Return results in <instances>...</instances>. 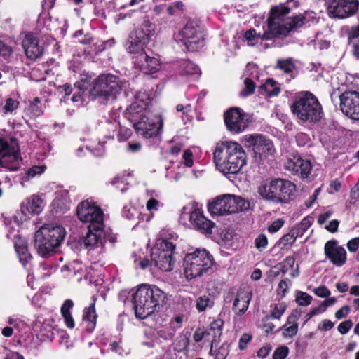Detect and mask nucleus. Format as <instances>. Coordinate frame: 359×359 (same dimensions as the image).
Wrapping results in <instances>:
<instances>
[{"label": "nucleus", "instance_id": "ea45409f", "mask_svg": "<svg viewBox=\"0 0 359 359\" xmlns=\"http://www.w3.org/2000/svg\"><path fill=\"white\" fill-rule=\"evenodd\" d=\"M277 67L281 69L284 73L289 74L294 69V65L290 59L278 60Z\"/></svg>", "mask_w": 359, "mask_h": 359}, {"label": "nucleus", "instance_id": "423d86ee", "mask_svg": "<svg viewBox=\"0 0 359 359\" xmlns=\"http://www.w3.org/2000/svg\"><path fill=\"white\" fill-rule=\"evenodd\" d=\"M66 234L59 225L49 224L41 226L34 234V248L41 257L50 256L57 248Z\"/></svg>", "mask_w": 359, "mask_h": 359}, {"label": "nucleus", "instance_id": "864d4df0", "mask_svg": "<svg viewBox=\"0 0 359 359\" xmlns=\"http://www.w3.org/2000/svg\"><path fill=\"white\" fill-rule=\"evenodd\" d=\"M273 85H274V81L272 79H269L267 80L266 83L264 85L262 86V88H266V90H267L268 93L270 95H277L280 92V90L278 88H274L272 90H270V88H273Z\"/></svg>", "mask_w": 359, "mask_h": 359}, {"label": "nucleus", "instance_id": "c9c22d12", "mask_svg": "<svg viewBox=\"0 0 359 359\" xmlns=\"http://www.w3.org/2000/svg\"><path fill=\"white\" fill-rule=\"evenodd\" d=\"M298 233H295V231H294L292 229H291V231L284 235L278 241V246L283 249L284 248H285L286 246L287 245H292V243H294V241H296L297 238H298Z\"/></svg>", "mask_w": 359, "mask_h": 359}, {"label": "nucleus", "instance_id": "774afa93", "mask_svg": "<svg viewBox=\"0 0 359 359\" xmlns=\"http://www.w3.org/2000/svg\"><path fill=\"white\" fill-rule=\"evenodd\" d=\"M347 248L350 252H355L359 248V237L354 238L348 241Z\"/></svg>", "mask_w": 359, "mask_h": 359}, {"label": "nucleus", "instance_id": "c85d7f7f", "mask_svg": "<svg viewBox=\"0 0 359 359\" xmlns=\"http://www.w3.org/2000/svg\"><path fill=\"white\" fill-rule=\"evenodd\" d=\"M44 108L45 107L41 103L40 99L35 97L25 108V113L30 118H35L43 114Z\"/></svg>", "mask_w": 359, "mask_h": 359}, {"label": "nucleus", "instance_id": "bb28decb", "mask_svg": "<svg viewBox=\"0 0 359 359\" xmlns=\"http://www.w3.org/2000/svg\"><path fill=\"white\" fill-rule=\"evenodd\" d=\"M224 323L221 319L214 320L210 326L208 331H207L208 337H212L210 353L213 352V346H216L219 341V337L222 334V327Z\"/></svg>", "mask_w": 359, "mask_h": 359}, {"label": "nucleus", "instance_id": "f257e3e1", "mask_svg": "<svg viewBox=\"0 0 359 359\" xmlns=\"http://www.w3.org/2000/svg\"><path fill=\"white\" fill-rule=\"evenodd\" d=\"M290 10V8L285 4L272 7L268 19L267 30L263 34H257L254 29H249L245 33V41L249 46H253L259 41L286 36L291 31L302 27L304 18L300 15L294 18L287 17Z\"/></svg>", "mask_w": 359, "mask_h": 359}, {"label": "nucleus", "instance_id": "4be33fe9", "mask_svg": "<svg viewBox=\"0 0 359 359\" xmlns=\"http://www.w3.org/2000/svg\"><path fill=\"white\" fill-rule=\"evenodd\" d=\"M325 254L330 262L338 266H342L346 261V250L338 245L336 241H329L325 245Z\"/></svg>", "mask_w": 359, "mask_h": 359}, {"label": "nucleus", "instance_id": "72a5a7b5", "mask_svg": "<svg viewBox=\"0 0 359 359\" xmlns=\"http://www.w3.org/2000/svg\"><path fill=\"white\" fill-rule=\"evenodd\" d=\"M214 302L209 295H203L196 299V307L199 312H203L208 308L213 306Z\"/></svg>", "mask_w": 359, "mask_h": 359}, {"label": "nucleus", "instance_id": "2eb2a0df", "mask_svg": "<svg viewBox=\"0 0 359 359\" xmlns=\"http://www.w3.org/2000/svg\"><path fill=\"white\" fill-rule=\"evenodd\" d=\"M180 219L182 222L189 219L195 229L204 233H211L214 226V223L205 218L199 210L189 205L182 209Z\"/></svg>", "mask_w": 359, "mask_h": 359}, {"label": "nucleus", "instance_id": "680f3d73", "mask_svg": "<svg viewBox=\"0 0 359 359\" xmlns=\"http://www.w3.org/2000/svg\"><path fill=\"white\" fill-rule=\"evenodd\" d=\"M105 142H102L99 140L98 147H94L91 152L96 156H102L104 154V144Z\"/></svg>", "mask_w": 359, "mask_h": 359}, {"label": "nucleus", "instance_id": "c756f323", "mask_svg": "<svg viewBox=\"0 0 359 359\" xmlns=\"http://www.w3.org/2000/svg\"><path fill=\"white\" fill-rule=\"evenodd\" d=\"M299 312L296 310L294 311L287 318V323L292 324V325L287 327L283 326V335L284 337H292L297 334L298 331V324L295 323L299 318Z\"/></svg>", "mask_w": 359, "mask_h": 359}, {"label": "nucleus", "instance_id": "393cba45", "mask_svg": "<svg viewBox=\"0 0 359 359\" xmlns=\"http://www.w3.org/2000/svg\"><path fill=\"white\" fill-rule=\"evenodd\" d=\"M252 299V292L248 288H239L233 304V311L238 315L243 314L248 309Z\"/></svg>", "mask_w": 359, "mask_h": 359}, {"label": "nucleus", "instance_id": "49530a36", "mask_svg": "<svg viewBox=\"0 0 359 359\" xmlns=\"http://www.w3.org/2000/svg\"><path fill=\"white\" fill-rule=\"evenodd\" d=\"M289 349L287 346H280L276 349L273 354V359H285L288 355Z\"/></svg>", "mask_w": 359, "mask_h": 359}, {"label": "nucleus", "instance_id": "9b49d317", "mask_svg": "<svg viewBox=\"0 0 359 359\" xmlns=\"http://www.w3.org/2000/svg\"><path fill=\"white\" fill-rule=\"evenodd\" d=\"M154 29L151 23L145 22L141 27L132 32L128 37L126 49L130 54L135 56L145 53L144 49L153 34Z\"/></svg>", "mask_w": 359, "mask_h": 359}, {"label": "nucleus", "instance_id": "603ef678", "mask_svg": "<svg viewBox=\"0 0 359 359\" xmlns=\"http://www.w3.org/2000/svg\"><path fill=\"white\" fill-rule=\"evenodd\" d=\"M313 292L316 295L321 298L328 297L331 294L330 291L325 285L314 288Z\"/></svg>", "mask_w": 359, "mask_h": 359}, {"label": "nucleus", "instance_id": "58836bf2", "mask_svg": "<svg viewBox=\"0 0 359 359\" xmlns=\"http://www.w3.org/2000/svg\"><path fill=\"white\" fill-rule=\"evenodd\" d=\"M118 128V124L116 122L107 121L102 126V129L107 131L104 136L108 139H113Z\"/></svg>", "mask_w": 359, "mask_h": 359}, {"label": "nucleus", "instance_id": "4c0bfd02", "mask_svg": "<svg viewBox=\"0 0 359 359\" xmlns=\"http://www.w3.org/2000/svg\"><path fill=\"white\" fill-rule=\"evenodd\" d=\"M215 346H213V348ZM230 351V345L227 342L223 343L218 349H214L210 353L215 355V359H226Z\"/></svg>", "mask_w": 359, "mask_h": 359}, {"label": "nucleus", "instance_id": "bf43d9fd", "mask_svg": "<svg viewBox=\"0 0 359 359\" xmlns=\"http://www.w3.org/2000/svg\"><path fill=\"white\" fill-rule=\"evenodd\" d=\"M208 337L207 331H205L202 328H198L194 334V339L196 342L201 341L203 339H205Z\"/></svg>", "mask_w": 359, "mask_h": 359}, {"label": "nucleus", "instance_id": "cd10ccee", "mask_svg": "<svg viewBox=\"0 0 359 359\" xmlns=\"http://www.w3.org/2000/svg\"><path fill=\"white\" fill-rule=\"evenodd\" d=\"M14 240L15 251L19 256L20 261L23 266H25L32 259V255L28 252L25 241L18 236H14Z\"/></svg>", "mask_w": 359, "mask_h": 359}, {"label": "nucleus", "instance_id": "f3484780", "mask_svg": "<svg viewBox=\"0 0 359 359\" xmlns=\"http://www.w3.org/2000/svg\"><path fill=\"white\" fill-rule=\"evenodd\" d=\"M77 216L80 221L89 225L104 226L102 210L89 201H84L78 205Z\"/></svg>", "mask_w": 359, "mask_h": 359}, {"label": "nucleus", "instance_id": "a211bd4d", "mask_svg": "<svg viewBox=\"0 0 359 359\" xmlns=\"http://www.w3.org/2000/svg\"><path fill=\"white\" fill-rule=\"evenodd\" d=\"M227 130L233 134L243 132L248 126L247 114L238 107L229 109L224 114Z\"/></svg>", "mask_w": 359, "mask_h": 359}, {"label": "nucleus", "instance_id": "6ab92c4d", "mask_svg": "<svg viewBox=\"0 0 359 359\" xmlns=\"http://www.w3.org/2000/svg\"><path fill=\"white\" fill-rule=\"evenodd\" d=\"M330 17L345 18L352 15L358 9L356 0H325Z\"/></svg>", "mask_w": 359, "mask_h": 359}, {"label": "nucleus", "instance_id": "1a4fd4ad", "mask_svg": "<svg viewBox=\"0 0 359 359\" xmlns=\"http://www.w3.org/2000/svg\"><path fill=\"white\" fill-rule=\"evenodd\" d=\"M295 185L289 180L276 179L259 187V193L265 199L276 203H287L295 192Z\"/></svg>", "mask_w": 359, "mask_h": 359}, {"label": "nucleus", "instance_id": "c03bdc74", "mask_svg": "<svg viewBox=\"0 0 359 359\" xmlns=\"http://www.w3.org/2000/svg\"><path fill=\"white\" fill-rule=\"evenodd\" d=\"M19 107V102L13 98H7L4 107L5 114H11Z\"/></svg>", "mask_w": 359, "mask_h": 359}, {"label": "nucleus", "instance_id": "3c124183", "mask_svg": "<svg viewBox=\"0 0 359 359\" xmlns=\"http://www.w3.org/2000/svg\"><path fill=\"white\" fill-rule=\"evenodd\" d=\"M252 339V335L247 333L243 334L241 338L239 339L238 341L239 349L241 351L245 350L247 347L248 344L251 341Z\"/></svg>", "mask_w": 359, "mask_h": 359}, {"label": "nucleus", "instance_id": "0e129e2a", "mask_svg": "<svg viewBox=\"0 0 359 359\" xmlns=\"http://www.w3.org/2000/svg\"><path fill=\"white\" fill-rule=\"evenodd\" d=\"M296 141L298 145L303 147L309 141V137L304 133H299L296 135Z\"/></svg>", "mask_w": 359, "mask_h": 359}, {"label": "nucleus", "instance_id": "7ed1b4c3", "mask_svg": "<svg viewBox=\"0 0 359 359\" xmlns=\"http://www.w3.org/2000/svg\"><path fill=\"white\" fill-rule=\"evenodd\" d=\"M213 160L217 168L224 175L237 174L245 165L247 155L238 142H220L215 147Z\"/></svg>", "mask_w": 359, "mask_h": 359}, {"label": "nucleus", "instance_id": "052dcab7", "mask_svg": "<svg viewBox=\"0 0 359 359\" xmlns=\"http://www.w3.org/2000/svg\"><path fill=\"white\" fill-rule=\"evenodd\" d=\"M137 212L135 208H124L123 210V215L128 219H133L137 215Z\"/></svg>", "mask_w": 359, "mask_h": 359}, {"label": "nucleus", "instance_id": "473e14b6", "mask_svg": "<svg viewBox=\"0 0 359 359\" xmlns=\"http://www.w3.org/2000/svg\"><path fill=\"white\" fill-rule=\"evenodd\" d=\"M26 208L32 214H39L43 208V201L38 196H32L27 199Z\"/></svg>", "mask_w": 359, "mask_h": 359}, {"label": "nucleus", "instance_id": "4d7b16f0", "mask_svg": "<svg viewBox=\"0 0 359 359\" xmlns=\"http://www.w3.org/2000/svg\"><path fill=\"white\" fill-rule=\"evenodd\" d=\"M284 224L283 220L278 219L274 221L269 227L268 231L270 233H276L283 226Z\"/></svg>", "mask_w": 359, "mask_h": 359}, {"label": "nucleus", "instance_id": "f03ea898", "mask_svg": "<svg viewBox=\"0 0 359 359\" xmlns=\"http://www.w3.org/2000/svg\"><path fill=\"white\" fill-rule=\"evenodd\" d=\"M126 118L133 124L137 135L144 138L156 136L163 127V120L153 115L147 109V103L137 100L126 109Z\"/></svg>", "mask_w": 359, "mask_h": 359}, {"label": "nucleus", "instance_id": "b1692460", "mask_svg": "<svg viewBox=\"0 0 359 359\" xmlns=\"http://www.w3.org/2000/svg\"><path fill=\"white\" fill-rule=\"evenodd\" d=\"M22 46L27 57L30 60H34L43 53V48L39 44V39L33 33L25 34L22 40Z\"/></svg>", "mask_w": 359, "mask_h": 359}, {"label": "nucleus", "instance_id": "e2e57ef3", "mask_svg": "<svg viewBox=\"0 0 359 359\" xmlns=\"http://www.w3.org/2000/svg\"><path fill=\"white\" fill-rule=\"evenodd\" d=\"M159 205V201L156 199L155 198H151L148 200L146 207L147 209L151 212V211H156L158 210V207Z\"/></svg>", "mask_w": 359, "mask_h": 359}, {"label": "nucleus", "instance_id": "de8ad7c7", "mask_svg": "<svg viewBox=\"0 0 359 359\" xmlns=\"http://www.w3.org/2000/svg\"><path fill=\"white\" fill-rule=\"evenodd\" d=\"M255 247L259 250L265 248L268 245V239L266 235H259L255 240Z\"/></svg>", "mask_w": 359, "mask_h": 359}, {"label": "nucleus", "instance_id": "37998d69", "mask_svg": "<svg viewBox=\"0 0 359 359\" xmlns=\"http://www.w3.org/2000/svg\"><path fill=\"white\" fill-rule=\"evenodd\" d=\"M245 88L241 92V95L247 97L252 95L255 88V83L250 79H245L244 81Z\"/></svg>", "mask_w": 359, "mask_h": 359}, {"label": "nucleus", "instance_id": "7c9ffc66", "mask_svg": "<svg viewBox=\"0 0 359 359\" xmlns=\"http://www.w3.org/2000/svg\"><path fill=\"white\" fill-rule=\"evenodd\" d=\"M96 319L97 314L95 313V303H93L89 307L85 308L83 315V321L88 323L86 328L89 332H91L95 329Z\"/></svg>", "mask_w": 359, "mask_h": 359}, {"label": "nucleus", "instance_id": "13d9d810", "mask_svg": "<svg viewBox=\"0 0 359 359\" xmlns=\"http://www.w3.org/2000/svg\"><path fill=\"white\" fill-rule=\"evenodd\" d=\"M334 323L331 320L325 319L323 320L318 325V329L319 330L323 331H328L333 328Z\"/></svg>", "mask_w": 359, "mask_h": 359}, {"label": "nucleus", "instance_id": "338daca9", "mask_svg": "<svg viewBox=\"0 0 359 359\" xmlns=\"http://www.w3.org/2000/svg\"><path fill=\"white\" fill-rule=\"evenodd\" d=\"M125 175H126V172L118 174L111 180V184L113 186H116V187H118V185L120 184H123L125 182V180H124Z\"/></svg>", "mask_w": 359, "mask_h": 359}, {"label": "nucleus", "instance_id": "5fc2aeb1", "mask_svg": "<svg viewBox=\"0 0 359 359\" xmlns=\"http://www.w3.org/2000/svg\"><path fill=\"white\" fill-rule=\"evenodd\" d=\"M183 163L188 168L193 165V154L191 150L187 149L184 151L182 156Z\"/></svg>", "mask_w": 359, "mask_h": 359}, {"label": "nucleus", "instance_id": "aec40b11", "mask_svg": "<svg viewBox=\"0 0 359 359\" xmlns=\"http://www.w3.org/2000/svg\"><path fill=\"white\" fill-rule=\"evenodd\" d=\"M341 111L352 119L359 121V92L346 90L339 95Z\"/></svg>", "mask_w": 359, "mask_h": 359}, {"label": "nucleus", "instance_id": "6e6d98bb", "mask_svg": "<svg viewBox=\"0 0 359 359\" xmlns=\"http://www.w3.org/2000/svg\"><path fill=\"white\" fill-rule=\"evenodd\" d=\"M353 326L351 320H347L341 323L338 326V330L341 334H346Z\"/></svg>", "mask_w": 359, "mask_h": 359}, {"label": "nucleus", "instance_id": "79ce46f5", "mask_svg": "<svg viewBox=\"0 0 359 359\" xmlns=\"http://www.w3.org/2000/svg\"><path fill=\"white\" fill-rule=\"evenodd\" d=\"M84 89L86 87L84 86V83H76L74 86V94L72 97V100L74 102H77L82 100V94L84 92Z\"/></svg>", "mask_w": 359, "mask_h": 359}, {"label": "nucleus", "instance_id": "4468645a", "mask_svg": "<svg viewBox=\"0 0 359 359\" xmlns=\"http://www.w3.org/2000/svg\"><path fill=\"white\" fill-rule=\"evenodd\" d=\"M179 36L188 50L196 51L203 46L202 28L196 21L189 20L180 32Z\"/></svg>", "mask_w": 359, "mask_h": 359}, {"label": "nucleus", "instance_id": "69168bd1", "mask_svg": "<svg viewBox=\"0 0 359 359\" xmlns=\"http://www.w3.org/2000/svg\"><path fill=\"white\" fill-rule=\"evenodd\" d=\"M350 197V203L359 206V189L358 188L352 189Z\"/></svg>", "mask_w": 359, "mask_h": 359}, {"label": "nucleus", "instance_id": "8fccbe9b", "mask_svg": "<svg viewBox=\"0 0 359 359\" xmlns=\"http://www.w3.org/2000/svg\"><path fill=\"white\" fill-rule=\"evenodd\" d=\"M13 53V48L0 41V55L6 59Z\"/></svg>", "mask_w": 359, "mask_h": 359}, {"label": "nucleus", "instance_id": "9d476101", "mask_svg": "<svg viewBox=\"0 0 359 359\" xmlns=\"http://www.w3.org/2000/svg\"><path fill=\"white\" fill-rule=\"evenodd\" d=\"M250 203L233 194H225L216 198L208 204L209 211L214 215L233 214L249 209Z\"/></svg>", "mask_w": 359, "mask_h": 359}, {"label": "nucleus", "instance_id": "f704fd0d", "mask_svg": "<svg viewBox=\"0 0 359 359\" xmlns=\"http://www.w3.org/2000/svg\"><path fill=\"white\" fill-rule=\"evenodd\" d=\"M46 169L45 166L43 165H35L32 168H29L25 175L22 178V184H23L25 182L29 181L32 178L36 177L37 175H40L44 172Z\"/></svg>", "mask_w": 359, "mask_h": 359}, {"label": "nucleus", "instance_id": "2f4dec72", "mask_svg": "<svg viewBox=\"0 0 359 359\" xmlns=\"http://www.w3.org/2000/svg\"><path fill=\"white\" fill-rule=\"evenodd\" d=\"M178 71L183 76L198 75L200 74L199 68L188 60L180 61Z\"/></svg>", "mask_w": 359, "mask_h": 359}, {"label": "nucleus", "instance_id": "5701e85b", "mask_svg": "<svg viewBox=\"0 0 359 359\" xmlns=\"http://www.w3.org/2000/svg\"><path fill=\"white\" fill-rule=\"evenodd\" d=\"M134 65L144 74L156 72L160 66L158 58L149 57L146 53L133 57Z\"/></svg>", "mask_w": 359, "mask_h": 359}, {"label": "nucleus", "instance_id": "6e6552de", "mask_svg": "<svg viewBox=\"0 0 359 359\" xmlns=\"http://www.w3.org/2000/svg\"><path fill=\"white\" fill-rule=\"evenodd\" d=\"M213 257L205 249H197L184 258V272L187 280L199 277L213 265Z\"/></svg>", "mask_w": 359, "mask_h": 359}, {"label": "nucleus", "instance_id": "a19ab883", "mask_svg": "<svg viewBox=\"0 0 359 359\" xmlns=\"http://www.w3.org/2000/svg\"><path fill=\"white\" fill-rule=\"evenodd\" d=\"M313 298L304 292H298L296 295V302L299 306H305L311 303Z\"/></svg>", "mask_w": 359, "mask_h": 359}, {"label": "nucleus", "instance_id": "0eeeda50", "mask_svg": "<svg viewBox=\"0 0 359 359\" xmlns=\"http://www.w3.org/2000/svg\"><path fill=\"white\" fill-rule=\"evenodd\" d=\"M291 109L294 115L304 122H317L323 116L322 107L318 99L308 91L296 96Z\"/></svg>", "mask_w": 359, "mask_h": 359}, {"label": "nucleus", "instance_id": "dca6fc26", "mask_svg": "<svg viewBox=\"0 0 359 359\" xmlns=\"http://www.w3.org/2000/svg\"><path fill=\"white\" fill-rule=\"evenodd\" d=\"M245 140L248 147H252L255 158L262 161L275 152L273 144L271 140L262 135H247Z\"/></svg>", "mask_w": 359, "mask_h": 359}, {"label": "nucleus", "instance_id": "412c9836", "mask_svg": "<svg viewBox=\"0 0 359 359\" xmlns=\"http://www.w3.org/2000/svg\"><path fill=\"white\" fill-rule=\"evenodd\" d=\"M284 168L294 175L306 178L311 170V164L309 161L299 156H292L285 162Z\"/></svg>", "mask_w": 359, "mask_h": 359}, {"label": "nucleus", "instance_id": "39448f33", "mask_svg": "<svg viewBox=\"0 0 359 359\" xmlns=\"http://www.w3.org/2000/svg\"><path fill=\"white\" fill-rule=\"evenodd\" d=\"M175 245L168 240H159L156 245L151 249V260L147 257L143 259H134L136 267L146 269L153 264L158 269L168 272L172 270L175 260L172 258V253Z\"/></svg>", "mask_w": 359, "mask_h": 359}, {"label": "nucleus", "instance_id": "09e8293b", "mask_svg": "<svg viewBox=\"0 0 359 359\" xmlns=\"http://www.w3.org/2000/svg\"><path fill=\"white\" fill-rule=\"evenodd\" d=\"M183 316H177L173 318L170 322V326L172 330V332L170 333V336L173 335V333L176 330L180 328L182 325Z\"/></svg>", "mask_w": 359, "mask_h": 359}, {"label": "nucleus", "instance_id": "a878e982", "mask_svg": "<svg viewBox=\"0 0 359 359\" xmlns=\"http://www.w3.org/2000/svg\"><path fill=\"white\" fill-rule=\"evenodd\" d=\"M98 227L94 225H88V233L84 240V243L86 246L93 247L99 243H102L104 226Z\"/></svg>", "mask_w": 359, "mask_h": 359}, {"label": "nucleus", "instance_id": "20e7f679", "mask_svg": "<svg viewBox=\"0 0 359 359\" xmlns=\"http://www.w3.org/2000/svg\"><path fill=\"white\" fill-rule=\"evenodd\" d=\"M165 298L164 292L155 285L143 284L133 295L136 317L144 319L153 313Z\"/></svg>", "mask_w": 359, "mask_h": 359}, {"label": "nucleus", "instance_id": "f8f14e48", "mask_svg": "<svg viewBox=\"0 0 359 359\" xmlns=\"http://www.w3.org/2000/svg\"><path fill=\"white\" fill-rule=\"evenodd\" d=\"M121 86L118 78L112 74L99 76L93 82L90 95L93 98L97 97H115L120 93Z\"/></svg>", "mask_w": 359, "mask_h": 359}, {"label": "nucleus", "instance_id": "a18cd8bd", "mask_svg": "<svg viewBox=\"0 0 359 359\" xmlns=\"http://www.w3.org/2000/svg\"><path fill=\"white\" fill-rule=\"evenodd\" d=\"M285 306L283 304H276L271 310V317L274 319H279L284 313Z\"/></svg>", "mask_w": 359, "mask_h": 359}, {"label": "nucleus", "instance_id": "e433bc0d", "mask_svg": "<svg viewBox=\"0 0 359 359\" xmlns=\"http://www.w3.org/2000/svg\"><path fill=\"white\" fill-rule=\"evenodd\" d=\"M313 222V219L311 217H306L295 228H293L292 229L295 231V233H298L299 237H301L309 229Z\"/></svg>", "mask_w": 359, "mask_h": 359}, {"label": "nucleus", "instance_id": "ddd939ff", "mask_svg": "<svg viewBox=\"0 0 359 359\" xmlns=\"http://www.w3.org/2000/svg\"><path fill=\"white\" fill-rule=\"evenodd\" d=\"M20 160L17 141L11 138L0 137V168L15 170Z\"/></svg>", "mask_w": 359, "mask_h": 359}]
</instances>
